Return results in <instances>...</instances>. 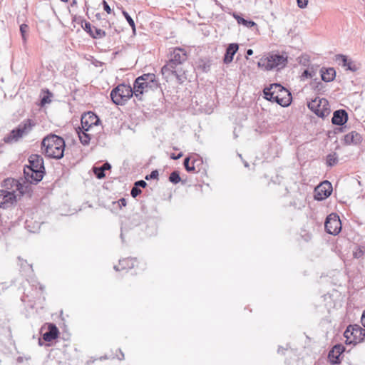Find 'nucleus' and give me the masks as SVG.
I'll return each instance as SVG.
<instances>
[{
    "mask_svg": "<svg viewBox=\"0 0 365 365\" xmlns=\"http://www.w3.org/2000/svg\"><path fill=\"white\" fill-rule=\"evenodd\" d=\"M187 60V53L184 49L175 48L170 53V59L161 68V73L167 78L170 74L174 75L179 83H182L186 79L185 71L182 67Z\"/></svg>",
    "mask_w": 365,
    "mask_h": 365,
    "instance_id": "f257e3e1",
    "label": "nucleus"
},
{
    "mask_svg": "<svg viewBox=\"0 0 365 365\" xmlns=\"http://www.w3.org/2000/svg\"><path fill=\"white\" fill-rule=\"evenodd\" d=\"M65 140L62 137L51 133L41 141L42 153L49 158L61 159L64 155Z\"/></svg>",
    "mask_w": 365,
    "mask_h": 365,
    "instance_id": "f03ea898",
    "label": "nucleus"
},
{
    "mask_svg": "<svg viewBox=\"0 0 365 365\" xmlns=\"http://www.w3.org/2000/svg\"><path fill=\"white\" fill-rule=\"evenodd\" d=\"M264 98L271 102L287 107L292 102L290 92L279 83H272L269 87L264 88Z\"/></svg>",
    "mask_w": 365,
    "mask_h": 365,
    "instance_id": "7ed1b4c3",
    "label": "nucleus"
},
{
    "mask_svg": "<svg viewBox=\"0 0 365 365\" xmlns=\"http://www.w3.org/2000/svg\"><path fill=\"white\" fill-rule=\"evenodd\" d=\"M135 96L140 99V96L150 91H154L160 88L154 73H145L138 77L133 83Z\"/></svg>",
    "mask_w": 365,
    "mask_h": 365,
    "instance_id": "20e7f679",
    "label": "nucleus"
},
{
    "mask_svg": "<svg viewBox=\"0 0 365 365\" xmlns=\"http://www.w3.org/2000/svg\"><path fill=\"white\" fill-rule=\"evenodd\" d=\"M36 125L34 121L31 119L23 120L15 129H13L6 136L4 141L6 143L18 142L22 137L28 135Z\"/></svg>",
    "mask_w": 365,
    "mask_h": 365,
    "instance_id": "39448f33",
    "label": "nucleus"
},
{
    "mask_svg": "<svg viewBox=\"0 0 365 365\" xmlns=\"http://www.w3.org/2000/svg\"><path fill=\"white\" fill-rule=\"evenodd\" d=\"M135 89L125 83H121L110 92V98L115 105H124L133 95Z\"/></svg>",
    "mask_w": 365,
    "mask_h": 365,
    "instance_id": "423d86ee",
    "label": "nucleus"
},
{
    "mask_svg": "<svg viewBox=\"0 0 365 365\" xmlns=\"http://www.w3.org/2000/svg\"><path fill=\"white\" fill-rule=\"evenodd\" d=\"M287 63V56L279 53H272L269 56L260 58L257 65L259 68H264L266 71L274 68H283Z\"/></svg>",
    "mask_w": 365,
    "mask_h": 365,
    "instance_id": "0eeeda50",
    "label": "nucleus"
},
{
    "mask_svg": "<svg viewBox=\"0 0 365 365\" xmlns=\"http://www.w3.org/2000/svg\"><path fill=\"white\" fill-rule=\"evenodd\" d=\"M309 109L320 118H324L329 115L330 108L329 102L325 98H315L307 104Z\"/></svg>",
    "mask_w": 365,
    "mask_h": 365,
    "instance_id": "6e6552de",
    "label": "nucleus"
},
{
    "mask_svg": "<svg viewBox=\"0 0 365 365\" xmlns=\"http://www.w3.org/2000/svg\"><path fill=\"white\" fill-rule=\"evenodd\" d=\"M361 331L365 333V329L358 325H349L344 333L346 339V344H356L363 341L361 338Z\"/></svg>",
    "mask_w": 365,
    "mask_h": 365,
    "instance_id": "1a4fd4ad",
    "label": "nucleus"
},
{
    "mask_svg": "<svg viewBox=\"0 0 365 365\" xmlns=\"http://www.w3.org/2000/svg\"><path fill=\"white\" fill-rule=\"evenodd\" d=\"M326 231L331 235H336L341 229V223L336 214L331 213L327 216L324 222Z\"/></svg>",
    "mask_w": 365,
    "mask_h": 365,
    "instance_id": "9d476101",
    "label": "nucleus"
},
{
    "mask_svg": "<svg viewBox=\"0 0 365 365\" xmlns=\"http://www.w3.org/2000/svg\"><path fill=\"white\" fill-rule=\"evenodd\" d=\"M45 173V170L31 169V168H24V178L31 184L36 185L39 182L43 179Z\"/></svg>",
    "mask_w": 365,
    "mask_h": 365,
    "instance_id": "9b49d317",
    "label": "nucleus"
},
{
    "mask_svg": "<svg viewBox=\"0 0 365 365\" xmlns=\"http://www.w3.org/2000/svg\"><path fill=\"white\" fill-rule=\"evenodd\" d=\"M81 128L85 131H88L93 126L98 125L100 123L99 118L93 112H88L81 116Z\"/></svg>",
    "mask_w": 365,
    "mask_h": 365,
    "instance_id": "f8f14e48",
    "label": "nucleus"
},
{
    "mask_svg": "<svg viewBox=\"0 0 365 365\" xmlns=\"http://www.w3.org/2000/svg\"><path fill=\"white\" fill-rule=\"evenodd\" d=\"M331 192L332 185L331 182L325 180L316 187L314 198L317 200H322L330 196Z\"/></svg>",
    "mask_w": 365,
    "mask_h": 365,
    "instance_id": "ddd939ff",
    "label": "nucleus"
},
{
    "mask_svg": "<svg viewBox=\"0 0 365 365\" xmlns=\"http://www.w3.org/2000/svg\"><path fill=\"white\" fill-rule=\"evenodd\" d=\"M82 27L93 38L100 39L106 36V32L103 29L98 28L97 26H92L88 21H85L84 26H82Z\"/></svg>",
    "mask_w": 365,
    "mask_h": 365,
    "instance_id": "4468645a",
    "label": "nucleus"
},
{
    "mask_svg": "<svg viewBox=\"0 0 365 365\" xmlns=\"http://www.w3.org/2000/svg\"><path fill=\"white\" fill-rule=\"evenodd\" d=\"M345 348L341 344H336L329 351L328 354V359L331 364H338L340 363V356L344 352Z\"/></svg>",
    "mask_w": 365,
    "mask_h": 365,
    "instance_id": "2eb2a0df",
    "label": "nucleus"
},
{
    "mask_svg": "<svg viewBox=\"0 0 365 365\" xmlns=\"http://www.w3.org/2000/svg\"><path fill=\"white\" fill-rule=\"evenodd\" d=\"M29 165H26L24 168H31V169L45 170L44 161L43 158L38 154H32L28 159Z\"/></svg>",
    "mask_w": 365,
    "mask_h": 365,
    "instance_id": "dca6fc26",
    "label": "nucleus"
},
{
    "mask_svg": "<svg viewBox=\"0 0 365 365\" xmlns=\"http://www.w3.org/2000/svg\"><path fill=\"white\" fill-rule=\"evenodd\" d=\"M16 201L14 192L0 190V207L6 208Z\"/></svg>",
    "mask_w": 365,
    "mask_h": 365,
    "instance_id": "f3484780",
    "label": "nucleus"
},
{
    "mask_svg": "<svg viewBox=\"0 0 365 365\" xmlns=\"http://www.w3.org/2000/svg\"><path fill=\"white\" fill-rule=\"evenodd\" d=\"M348 120V113L344 109L335 110L333 113L331 123L336 125H343Z\"/></svg>",
    "mask_w": 365,
    "mask_h": 365,
    "instance_id": "a211bd4d",
    "label": "nucleus"
},
{
    "mask_svg": "<svg viewBox=\"0 0 365 365\" xmlns=\"http://www.w3.org/2000/svg\"><path fill=\"white\" fill-rule=\"evenodd\" d=\"M336 61L339 62L342 66L346 67L347 70L351 71H356L358 70L357 65L350 59L342 54H338L336 56Z\"/></svg>",
    "mask_w": 365,
    "mask_h": 365,
    "instance_id": "6ab92c4d",
    "label": "nucleus"
},
{
    "mask_svg": "<svg viewBox=\"0 0 365 365\" xmlns=\"http://www.w3.org/2000/svg\"><path fill=\"white\" fill-rule=\"evenodd\" d=\"M239 49V46L237 43H230L226 48V52L224 56L223 62L225 64L230 63L232 60L235 54L237 52Z\"/></svg>",
    "mask_w": 365,
    "mask_h": 365,
    "instance_id": "aec40b11",
    "label": "nucleus"
},
{
    "mask_svg": "<svg viewBox=\"0 0 365 365\" xmlns=\"http://www.w3.org/2000/svg\"><path fill=\"white\" fill-rule=\"evenodd\" d=\"M59 331L58 328L54 324H49L48 330L43 334V339L46 341H51L56 339L58 336Z\"/></svg>",
    "mask_w": 365,
    "mask_h": 365,
    "instance_id": "412c9836",
    "label": "nucleus"
},
{
    "mask_svg": "<svg viewBox=\"0 0 365 365\" xmlns=\"http://www.w3.org/2000/svg\"><path fill=\"white\" fill-rule=\"evenodd\" d=\"M361 138L359 133L351 131L344 136V141L345 145H357L361 143Z\"/></svg>",
    "mask_w": 365,
    "mask_h": 365,
    "instance_id": "4be33fe9",
    "label": "nucleus"
},
{
    "mask_svg": "<svg viewBox=\"0 0 365 365\" xmlns=\"http://www.w3.org/2000/svg\"><path fill=\"white\" fill-rule=\"evenodd\" d=\"M136 259L134 258H126L122 260H119L118 265L114 266V269L116 271L123 270L127 269H132L135 266Z\"/></svg>",
    "mask_w": 365,
    "mask_h": 365,
    "instance_id": "5701e85b",
    "label": "nucleus"
},
{
    "mask_svg": "<svg viewBox=\"0 0 365 365\" xmlns=\"http://www.w3.org/2000/svg\"><path fill=\"white\" fill-rule=\"evenodd\" d=\"M322 81L324 82H331L336 77V71L333 68H324L320 70Z\"/></svg>",
    "mask_w": 365,
    "mask_h": 365,
    "instance_id": "b1692460",
    "label": "nucleus"
},
{
    "mask_svg": "<svg viewBox=\"0 0 365 365\" xmlns=\"http://www.w3.org/2000/svg\"><path fill=\"white\" fill-rule=\"evenodd\" d=\"M233 17L236 19L239 24H242L247 28L257 27V24L255 21L245 19L238 14L233 13Z\"/></svg>",
    "mask_w": 365,
    "mask_h": 365,
    "instance_id": "393cba45",
    "label": "nucleus"
},
{
    "mask_svg": "<svg viewBox=\"0 0 365 365\" xmlns=\"http://www.w3.org/2000/svg\"><path fill=\"white\" fill-rule=\"evenodd\" d=\"M80 131H78V137L81 143L83 145H88L91 140V135L87 133V131H85L83 129H79Z\"/></svg>",
    "mask_w": 365,
    "mask_h": 365,
    "instance_id": "a878e982",
    "label": "nucleus"
},
{
    "mask_svg": "<svg viewBox=\"0 0 365 365\" xmlns=\"http://www.w3.org/2000/svg\"><path fill=\"white\" fill-rule=\"evenodd\" d=\"M339 161L338 155L336 153H331L327 156V165L329 167H333L337 164Z\"/></svg>",
    "mask_w": 365,
    "mask_h": 365,
    "instance_id": "bb28decb",
    "label": "nucleus"
},
{
    "mask_svg": "<svg viewBox=\"0 0 365 365\" xmlns=\"http://www.w3.org/2000/svg\"><path fill=\"white\" fill-rule=\"evenodd\" d=\"M169 180L173 184H177L180 182L181 178L179 172L177 170L172 172L169 176Z\"/></svg>",
    "mask_w": 365,
    "mask_h": 365,
    "instance_id": "cd10ccee",
    "label": "nucleus"
},
{
    "mask_svg": "<svg viewBox=\"0 0 365 365\" xmlns=\"http://www.w3.org/2000/svg\"><path fill=\"white\" fill-rule=\"evenodd\" d=\"M365 255V247L358 246L353 252L354 257L361 258Z\"/></svg>",
    "mask_w": 365,
    "mask_h": 365,
    "instance_id": "c85d7f7f",
    "label": "nucleus"
},
{
    "mask_svg": "<svg viewBox=\"0 0 365 365\" xmlns=\"http://www.w3.org/2000/svg\"><path fill=\"white\" fill-rule=\"evenodd\" d=\"M18 259L19 262V265L21 269L24 271H27L29 269H32V265L29 264L26 260L23 259L21 257H18Z\"/></svg>",
    "mask_w": 365,
    "mask_h": 365,
    "instance_id": "c756f323",
    "label": "nucleus"
},
{
    "mask_svg": "<svg viewBox=\"0 0 365 365\" xmlns=\"http://www.w3.org/2000/svg\"><path fill=\"white\" fill-rule=\"evenodd\" d=\"M122 14L123 16L125 18L126 21H128V24L131 26L133 32H135V25L133 19L131 18V16L128 14V13L125 11H123Z\"/></svg>",
    "mask_w": 365,
    "mask_h": 365,
    "instance_id": "7c9ffc66",
    "label": "nucleus"
},
{
    "mask_svg": "<svg viewBox=\"0 0 365 365\" xmlns=\"http://www.w3.org/2000/svg\"><path fill=\"white\" fill-rule=\"evenodd\" d=\"M93 172L98 179H102L106 176L105 172L103 171V169L101 168V166L93 167Z\"/></svg>",
    "mask_w": 365,
    "mask_h": 365,
    "instance_id": "2f4dec72",
    "label": "nucleus"
},
{
    "mask_svg": "<svg viewBox=\"0 0 365 365\" xmlns=\"http://www.w3.org/2000/svg\"><path fill=\"white\" fill-rule=\"evenodd\" d=\"M190 157L185 158L184 159L183 165L187 172H195V168L193 165H190Z\"/></svg>",
    "mask_w": 365,
    "mask_h": 365,
    "instance_id": "473e14b6",
    "label": "nucleus"
},
{
    "mask_svg": "<svg viewBox=\"0 0 365 365\" xmlns=\"http://www.w3.org/2000/svg\"><path fill=\"white\" fill-rule=\"evenodd\" d=\"M29 29V26L27 24H22L21 26H20V32H21V36H22V39H23V41L24 43H26V34L27 32Z\"/></svg>",
    "mask_w": 365,
    "mask_h": 365,
    "instance_id": "72a5a7b5",
    "label": "nucleus"
},
{
    "mask_svg": "<svg viewBox=\"0 0 365 365\" xmlns=\"http://www.w3.org/2000/svg\"><path fill=\"white\" fill-rule=\"evenodd\" d=\"M312 87L317 91H320L323 88V83L320 81H317V79L311 83Z\"/></svg>",
    "mask_w": 365,
    "mask_h": 365,
    "instance_id": "f704fd0d",
    "label": "nucleus"
},
{
    "mask_svg": "<svg viewBox=\"0 0 365 365\" xmlns=\"http://www.w3.org/2000/svg\"><path fill=\"white\" fill-rule=\"evenodd\" d=\"M158 171L157 170H154L150 173V175L145 176V180H149L151 179H158Z\"/></svg>",
    "mask_w": 365,
    "mask_h": 365,
    "instance_id": "c9c22d12",
    "label": "nucleus"
},
{
    "mask_svg": "<svg viewBox=\"0 0 365 365\" xmlns=\"http://www.w3.org/2000/svg\"><path fill=\"white\" fill-rule=\"evenodd\" d=\"M141 190L139 187H136L135 186H133L130 191V195L133 197H136L138 195H139L141 193Z\"/></svg>",
    "mask_w": 365,
    "mask_h": 365,
    "instance_id": "e433bc0d",
    "label": "nucleus"
},
{
    "mask_svg": "<svg viewBox=\"0 0 365 365\" xmlns=\"http://www.w3.org/2000/svg\"><path fill=\"white\" fill-rule=\"evenodd\" d=\"M97 26L98 28L99 26H101L102 28H110V24L107 19H103L98 24H97Z\"/></svg>",
    "mask_w": 365,
    "mask_h": 365,
    "instance_id": "4c0bfd02",
    "label": "nucleus"
},
{
    "mask_svg": "<svg viewBox=\"0 0 365 365\" xmlns=\"http://www.w3.org/2000/svg\"><path fill=\"white\" fill-rule=\"evenodd\" d=\"M297 3L300 9H304L308 4V0H297Z\"/></svg>",
    "mask_w": 365,
    "mask_h": 365,
    "instance_id": "58836bf2",
    "label": "nucleus"
},
{
    "mask_svg": "<svg viewBox=\"0 0 365 365\" xmlns=\"http://www.w3.org/2000/svg\"><path fill=\"white\" fill-rule=\"evenodd\" d=\"M314 77V74L311 73L310 69H305L302 74V78H312Z\"/></svg>",
    "mask_w": 365,
    "mask_h": 365,
    "instance_id": "ea45409f",
    "label": "nucleus"
},
{
    "mask_svg": "<svg viewBox=\"0 0 365 365\" xmlns=\"http://www.w3.org/2000/svg\"><path fill=\"white\" fill-rule=\"evenodd\" d=\"M134 186H135L136 187H145L147 186V183L145 181L143 180H138V181H136L134 184Z\"/></svg>",
    "mask_w": 365,
    "mask_h": 365,
    "instance_id": "a19ab883",
    "label": "nucleus"
},
{
    "mask_svg": "<svg viewBox=\"0 0 365 365\" xmlns=\"http://www.w3.org/2000/svg\"><path fill=\"white\" fill-rule=\"evenodd\" d=\"M102 4H103L104 10L108 14H110L111 13V9H110V6L108 5V4L107 3V1L106 0H103Z\"/></svg>",
    "mask_w": 365,
    "mask_h": 365,
    "instance_id": "79ce46f5",
    "label": "nucleus"
},
{
    "mask_svg": "<svg viewBox=\"0 0 365 365\" xmlns=\"http://www.w3.org/2000/svg\"><path fill=\"white\" fill-rule=\"evenodd\" d=\"M101 168H103V171L105 172L107 170H110L111 168V165L109 163L106 162L103 165H102Z\"/></svg>",
    "mask_w": 365,
    "mask_h": 365,
    "instance_id": "37998d69",
    "label": "nucleus"
},
{
    "mask_svg": "<svg viewBox=\"0 0 365 365\" xmlns=\"http://www.w3.org/2000/svg\"><path fill=\"white\" fill-rule=\"evenodd\" d=\"M118 202L120 207L126 206L127 204L126 200L125 198L120 199Z\"/></svg>",
    "mask_w": 365,
    "mask_h": 365,
    "instance_id": "c03bdc74",
    "label": "nucleus"
},
{
    "mask_svg": "<svg viewBox=\"0 0 365 365\" xmlns=\"http://www.w3.org/2000/svg\"><path fill=\"white\" fill-rule=\"evenodd\" d=\"M285 351H286L285 348H284L282 346H279L278 349H277L278 354H281L284 355V354H285Z\"/></svg>",
    "mask_w": 365,
    "mask_h": 365,
    "instance_id": "a18cd8bd",
    "label": "nucleus"
},
{
    "mask_svg": "<svg viewBox=\"0 0 365 365\" xmlns=\"http://www.w3.org/2000/svg\"><path fill=\"white\" fill-rule=\"evenodd\" d=\"M182 153H178V155H174L173 154L172 156H171V158L172 159H174V160H178V159H180L182 156Z\"/></svg>",
    "mask_w": 365,
    "mask_h": 365,
    "instance_id": "49530a36",
    "label": "nucleus"
},
{
    "mask_svg": "<svg viewBox=\"0 0 365 365\" xmlns=\"http://www.w3.org/2000/svg\"><path fill=\"white\" fill-rule=\"evenodd\" d=\"M361 322L362 325L365 327V310L364 311V312L362 314Z\"/></svg>",
    "mask_w": 365,
    "mask_h": 365,
    "instance_id": "de8ad7c7",
    "label": "nucleus"
},
{
    "mask_svg": "<svg viewBox=\"0 0 365 365\" xmlns=\"http://www.w3.org/2000/svg\"><path fill=\"white\" fill-rule=\"evenodd\" d=\"M307 69H310L311 70V73L312 74H314V76H316V74H317V68H314L313 66H312V67H309Z\"/></svg>",
    "mask_w": 365,
    "mask_h": 365,
    "instance_id": "09e8293b",
    "label": "nucleus"
},
{
    "mask_svg": "<svg viewBox=\"0 0 365 365\" xmlns=\"http://www.w3.org/2000/svg\"><path fill=\"white\" fill-rule=\"evenodd\" d=\"M96 19H98L99 21H101L103 19L101 18V14H99V13H97L96 14Z\"/></svg>",
    "mask_w": 365,
    "mask_h": 365,
    "instance_id": "8fccbe9b",
    "label": "nucleus"
},
{
    "mask_svg": "<svg viewBox=\"0 0 365 365\" xmlns=\"http://www.w3.org/2000/svg\"><path fill=\"white\" fill-rule=\"evenodd\" d=\"M247 56H252L253 54V50L251 48H249L246 51Z\"/></svg>",
    "mask_w": 365,
    "mask_h": 365,
    "instance_id": "3c124183",
    "label": "nucleus"
},
{
    "mask_svg": "<svg viewBox=\"0 0 365 365\" xmlns=\"http://www.w3.org/2000/svg\"><path fill=\"white\" fill-rule=\"evenodd\" d=\"M77 5V0H72L71 3V6H76Z\"/></svg>",
    "mask_w": 365,
    "mask_h": 365,
    "instance_id": "603ef678",
    "label": "nucleus"
},
{
    "mask_svg": "<svg viewBox=\"0 0 365 365\" xmlns=\"http://www.w3.org/2000/svg\"><path fill=\"white\" fill-rule=\"evenodd\" d=\"M47 98L46 97H43L42 99H41V103L42 104H45L46 103H47Z\"/></svg>",
    "mask_w": 365,
    "mask_h": 365,
    "instance_id": "864d4df0",
    "label": "nucleus"
},
{
    "mask_svg": "<svg viewBox=\"0 0 365 365\" xmlns=\"http://www.w3.org/2000/svg\"><path fill=\"white\" fill-rule=\"evenodd\" d=\"M120 238L122 240V242H124V237H123V232L120 233Z\"/></svg>",
    "mask_w": 365,
    "mask_h": 365,
    "instance_id": "5fc2aeb1",
    "label": "nucleus"
},
{
    "mask_svg": "<svg viewBox=\"0 0 365 365\" xmlns=\"http://www.w3.org/2000/svg\"><path fill=\"white\" fill-rule=\"evenodd\" d=\"M336 130H338V131L342 132L344 130V128H336Z\"/></svg>",
    "mask_w": 365,
    "mask_h": 365,
    "instance_id": "6e6d98bb",
    "label": "nucleus"
},
{
    "mask_svg": "<svg viewBox=\"0 0 365 365\" xmlns=\"http://www.w3.org/2000/svg\"><path fill=\"white\" fill-rule=\"evenodd\" d=\"M365 337V333L363 331H361V338H363V339H364Z\"/></svg>",
    "mask_w": 365,
    "mask_h": 365,
    "instance_id": "4d7b16f0",
    "label": "nucleus"
},
{
    "mask_svg": "<svg viewBox=\"0 0 365 365\" xmlns=\"http://www.w3.org/2000/svg\"><path fill=\"white\" fill-rule=\"evenodd\" d=\"M11 181V179H6L4 180V182L6 183L7 182H10Z\"/></svg>",
    "mask_w": 365,
    "mask_h": 365,
    "instance_id": "13d9d810",
    "label": "nucleus"
},
{
    "mask_svg": "<svg viewBox=\"0 0 365 365\" xmlns=\"http://www.w3.org/2000/svg\"><path fill=\"white\" fill-rule=\"evenodd\" d=\"M121 356H122V357H121V358H119V359H120V360H121V359H124V354H123V353H121Z\"/></svg>",
    "mask_w": 365,
    "mask_h": 365,
    "instance_id": "bf43d9fd",
    "label": "nucleus"
},
{
    "mask_svg": "<svg viewBox=\"0 0 365 365\" xmlns=\"http://www.w3.org/2000/svg\"><path fill=\"white\" fill-rule=\"evenodd\" d=\"M245 167H248L249 166V165H248V163L247 162L245 163Z\"/></svg>",
    "mask_w": 365,
    "mask_h": 365,
    "instance_id": "052dcab7",
    "label": "nucleus"
},
{
    "mask_svg": "<svg viewBox=\"0 0 365 365\" xmlns=\"http://www.w3.org/2000/svg\"><path fill=\"white\" fill-rule=\"evenodd\" d=\"M62 2L66 3L68 0H61Z\"/></svg>",
    "mask_w": 365,
    "mask_h": 365,
    "instance_id": "680f3d73",
    "label": "nucleus"
}]
</instances>
